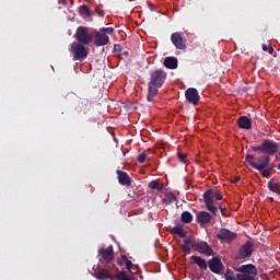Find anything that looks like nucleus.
<instances>
[{
    "label": "nucleus",
    "instance_id": "nucleus-21",
    "mask_svg": "<svg viewBox=\"0 0 280 280\" xmlns=\"http://www.w3.org/2000/svg\"><path fill=\"white\" fill-rule=\"evenodd\" d=\"M163 65L166 69H178V59L176 57H166Z\"/></svg>",
    "mask_w": 280,
    "mask_h": 280
},
{
    "label": "nucleus",
    "instance_id": "nucleus-25",
    "mask_svg": "<svg viewBox=\"0 0 280 280\" xmlns=\"http://www.w3.org/2000/svg\"><path fill=\"white\" fill-rule=\"evenodd\" d=\"M180 220L184 224H190V222L194 221V215H191V212L189 211H184L180 215Z\"/></svg>",
    "mask_w": 280,
    "mask_h": 280
},
{
    "label": "nucleus",
    "instance_id": "nucleus-10",
    "mask_svg": "<svg viewBox=\"0 0 280 280\" xmlns=\"http://www.w3.org/2000/svg\"><path fill=\"white\" fill-rule=\"evenodd\" d=\"M115 272H119V268L113 269L108 267H103L94 271V277L100 280L115 279Z\"/></svg>",
    "mask_w": 280,
    "mask_h": 280
},
{
    "label": "nucleus",
    "instance_id": "nucleus-13",
    "mask_svg": "<svg viewBox=\"0 0 280 280\" xmlns=\"http://www.w3.org/2000/svg\"><path fill=\"white\" fill-rule=\"evenodd\" d=\"M93 38H95L94 45L96 47H104L105 45H108V43H110V37H108V35H106V33H103L102 31H96L93 34Z\"/></svg>",
    "mask_w": 280,
    "mask_h": 280
},
{
    "label": "nucleus",
    "instance_id": "nucleus-7",
    "mask_svg": "<svg viewBox=\"0 0 280 280\" xmlns=\"http://www.w3.org/2000/svg\"><path fill=\"white\" fill-rule=\"evenodd\" d=\"M74 38L78 40L79 45H89L90 43H93V33H89L86 26H79Z\"/></svg>",
    "mask_w": 280,
    "mask_h": 280
},
{
    "label": "nucleus",
    "instance_id": "nucleus-32",
    "mask_svg": "<svg viewBox=\"0 0 280 280\" xmlns=\"http://www.w3.org/2000/svg\"><path fill=\"white\" fill-rule=\"evenodd\" d=\"M148 159V154H145V152H143V153H140L139 155H138V159H137V161H138V163H145V160Z\"/></svg>",
    "mask_w": 280,
    "mask_h": 280
},
{
    "label": "nucleus",
    "instance_id": "nucleus-11",
    "mask_svg": "<svg viewBox=\"0 0 280 280\" xmlns=\"http://www.w3.org/2000/svg\"><path fill=\"white\" fill-rule=\"evenodd\" d=\"M171 43H173L174 47L179 50L187 49V38H185L180 32H176L171 35Z\"/></svg>",
    "mask_w": 280,
    "mask_h": 280
},
{
    "label": "nucleus",
    "instance_id": "nucleus-38",
    "mask_svg": "<svg viewBox=\"0 0 280 280\" xmlns=\"http://www.w3.org/2000/svg\"><path fill=\"white\" fill-rule=\"evenodd\" d=\"M120 56H125L126 58H128V56H129L128 50H124V48H122V50L120 51Z\"/></svg>",
    "mask_w": 280,
    "mask_h": 280
},
{
    "label": "nucleus",
    "instance_id": "nucleus-29",
    "mask_svg": "<svg viewBox=\"0 0 280 280\" xmlns=\"http://www.w3.org/2000/svg\"><path fill=\"white\" fill-rule=\"evenodd\" d=\"M114 279L117 280H131L126 271H118L117 273H114Z\"/></svg>",
    "mask_w": 280,
    "mask_h": 280
},
{
    "label": "nucleus",
    "instance_id": "nucleus-12",
    "mask_svg": "<svg viewBox=\"0 0 280 280\" xmlns=\"http://www.w3.org/2000/svg\"><path fill=\"white\" fill-rule=\"evenodd\" d=\"M253 250H255V245L253 244V242L247 241L240 247L237 259H247V257H250L253 255Z\"/></svg>",
    "mask_w": 280,
    "mask_h": 280
},
{
    "label": "nucleus",
    "instance_id": "nucleus-28",
    "mask_svg": "<svg viewBox=\"0 0 280 280\" xmlns=\"http://www.w3.org/2000/svg\"><path fill=\"white\" fill-rule=\"evenodd\" d=\"M150 189H156L158 191H163V184H159L156 180H152L149 183Z\"/></svg>",
    "mask_w": 280,
    "mask_h": 280
},
{
    "label": "nucleus",
    "instance_id": "nucleus-17",
    "mask_svg": "<svg viewBox=\"0 0 280 280\" xmlns=\"http://www.w3.org/2000/svg\"><path fill=\"white\" fill-rule=\"evenodd\" d=\"M116 174L118 176L119 185H122L126 187H130V185H132V179L130 178V175H128V173L117 170Z\"/></svg>",
    "mask_w": 280,
    "mask_h": 280
},
{
    "label": "nucleus",
    "instance_id": "nucleus-33",
    "mask_svg": "<svg viewBox=\"0 0 280 280\" xmlns=\"http://www.w3.org/2000/svg\"><path fill=\"white\" fill-rule=\"evenodd\" d=\"M262 51H268V54H275V48H272V46H267L266 44H262Z\"/></svg>",
    "mask_w": 280,
    "mask_h": 280
},
{
    "label": "nucleus",
    "instance_id": "nucleus-5",
    "mask_svg": "<svg viewBox=\"0 0 280 280\" xmlns=\"http://www.w3.org/2000/svg\"><path fill=\"white\" fill-rule=\"evenodd\" d=\"M253 152H260V154H265L267 156H275L277 152H279V143L275 142V140L265 139L257 147H252Z\"/></svg>",
    "mask_w": 280,
    "mask_h": 280
},
{
    "label": "nucleus",
    "instance_id": "nucleus-40",
    "mask_svg": "<svg viewBox=\"0 0 280 280\" xmlns=\"http://www.w3.org/2000/svg\"><path fill=\"white\" fill-rule=\"evenodd\" d=\"M59 3H61L62 5H67V0H59Z\"/></svg>",
    "mask_w": 280,
    "mask_h": 280
},
{
    "label": "nucleus",
    "instance_id": "nucleus-2",
    "mask_svg": "<svg viewBox=\"0 0 280 280\" xmlns=\"http://www.w3.org/2000/svg\"><path fill=\"white\" fill-rule=\"evenodd\" d=\"M167 80V72L163 69H158L151 72L150 81L148 83V102H154V97L159 95V89H162Z\"/></svg>",
    "mask_w": 280,
    "mask_h": 280
},
{
    "label": "nucleus",
    "instance_id": "nucleus-30",
    "mask_svg": "<svg viewBox=\"0 0 280 280\" xmlns=\"http://www.w3.org/2000/svg\"><path fill=\"white\" fill-rule=\"evenodd\" d=\"M80 14H82V16H91V9H89L86 4H83L80 7Z\"/></svg>",
    "mask_w": 280,
    "mask_h": 280
},
{
    "label": "nucleus",
    "instance_id": "nucleus-9",
    "mask_svg": "<svg viewBox=\"0 0 280 280\" xmlns=\"http://www.w3.org/2000/svg\"><path fill=\"white\" fill-rule=\"evenodd\" d=\"M191 248L196 250L197 253H200L201 255H206L207 257L213 256V248L210 247L209 243L205 241L196 242L194 241L191 243Z\"/></svg>",
    "mask_w": 280,
    "mask_h": 280
},
{
    "label": "nucleus",
    "instance_id": "nucleus-37",
    "mask_svg": "<svg viewBox=\"0 0 280 280\" xmlns=\"http://www.w3.org/2000/svg\"><path fill=\"white\" fill-rule=\"evenodd\" d=\"M241 178H242L241 176L234 177V179L232 180L233 185H237V183H240Z\"/></svg>",
    "mask_w": 280,
    "mask_h": 280
},
{
    "label": "nucleus",
    "instance_id": "nucleus-20",
    "mask_svg": "<svg viewBox=\"0 0 280 280\" xmlns=\"http://www.w3.org/2000/svg\"><path fill=\"white\" fill-rule=\"evenodd\" d=\"M191 264H196L199 267V270H207L208 265L207 260L200 256H191Z\"/></svg>",
    "mask_w": 280,
    "mask_h": 280
},
{
    "label": "nucleus",
    "instance_id": "nucleus-39",
    "mask_svg": "<svg viewBox=\"0 0 280 280\" xmlns=\"http://www.w3.org/2000/svg\"><path fill=\"white\" fill-rule=\"evenodd\" d=\"M96 12L100 14V16H104V11L100 8H96Z\"/></svg>",
    "mask_w": 280,
    "mask_h": 280
},
{
    "label": "nucleus",
    "instance_id": "nucleus-8",
    "mask_svg": "<svg viewBox=\"0 0 280 280\" xmlns=\"http://www.w3.org/2000/svg\"><path fill=\"white\" fill-rule=\"evenodd\" d=\"M71 54L73 55V60H79V62H84L89 57V50L83 44L73 43L71 46Z\"/></svg>",
    "mask_w": 280,
    "mask_h": 280
},
{
    "label": "nucleus",
    "instance_id": "nucleus-22",
    "mask_svg": "<svg viewBox=\"0 0 280 280\" xmlns=\"http://www.w3.org/2000/svg\"><path fill=\"white\" fill-rule=\"evenodd\" d=\"M172 235H178V237H187V232L183 229V225H176L171 229Z\"/></svg>",
    "mask_w": 280,
    "mask_h": 280
},
{
    "label": "nucleus",
    "instance_id": "nucleus-19",
    "mask_svg": "<svg viewBox=\"0 0 280 280\" xmlns=\"http://www.w3.org/2000/svg\"><path fill=\"white\" fill-rule=\"evenodd\" d=\"M211 218H213L211 213L201 211L197 214V222H199V224H209L211 222Z\"/></svg>",
    "mask_w": 280,
    "mask_h": 280
},
{
    "label": "nucleus",
    "instance_id": "nucleus-27",
    "mask_svg": "<svg viewBox=\"0 0 280 280\" xmlns=\"http://www.w3.org/2000/svg\"><path fill=\"white\" fill-rule=\"evenodd\" d=\"M275 179H271L268 183V189L269 191H272L273 194H278V196H280V185L278 183L273 182Z\"/></svg>",
    "mask_w": 280,
    "mask_h": 280
},
{
    "label": "nucleus",
    "instance_id": "nucleus-34",
    "mask_svg": "<svg viewBox=\"0 0 280 280\" xmlns=\"http://www.w3.org/2000/svg\"><path fill=\"white\" fill-rule=\"evenodd\" d=\"M177 156H178V160L180 161V163H187V154L178 153Z\"/></svg>",
    "mask_w": 280,
    "mask_h": 280
},
{
    "label": "nucleus",
    "instance_id": "nucleus-14",
    "mask_svg": "<svg viewBox=\"0 0 280 280\" xmlns=\"http://www.w3.org/2000/svg\"><path fill=\"white\" fill-rule=\"evenodd\" d=\"M186 101L194 106H198V102H200V95L198 94V90L196 88H189L185 92Z\"/></svg>",
    "mask_w": 280,
    "mask_h": 280
},
{
    "label": "nucleus",
    "instance_id": "nucleus-15",
    "mask_svg": "<svg viewBox=\"0 0 280 280\" xmlns=\"http://www.w3.org/2000/svg\"><path fill=\"white\" fill-rule=\"evenodd\" d=\"M208 268L214 275H221L224 265L222 264V260L219 257H213L208 261Z\"/></svg>",
    "mask_w": 280,
    "mask_h": 280
},
{
    "label": "nucleus",
    "instance_id": "nucleus-16",
    "mask_svg": "<svg viewBox=\"0 0 280 280\" xmlns=\"http://www.w3.org/2000/svg\"><path fill=\"white\" fill-rule=\"evenodd\" d=\"M217 237L218 240H220V242H233V240H235L237 235L230 230L221 229L219 230Z\"/></svg>",
    "mask_w": 280,
    "mask_h": 280
},
{
    "label": "nucleus",
    "instance_id": "nucleus-18",
    "mask_svg": "<svg viewBox=\"0 0 280 280\" xmlns=\"http://www.w3.org/2000/svg\"><path fill=\"white\" fill-rule=\"evenodd\" d=\"M237 126L238 128H242L243 130H250L253 128V120L248 118L247 116H241L237 119Z\"/></svg>",
    "mask_w": 280,
    "mask_h": 280
},
{
    "label": "nucleus",
    "instance_id": "nucleus-1",
    "mask_svg": "<svg viewBox=\"0 0 280 280\" xmlns=\"http://www.w3.org/2000/svg\"><path fill=\"white\" fill-rule=\"evenodd\" d=\"M245 161L248 165L254 167V170H258L262 178H270V176H272L271 172L275 170V163H270V155L262 153L255 161V155L247 154Z\"/></svg>",
    "mask_w": 280,
    "mask_h": 280
},
{
    "label": "nucleus",
    "instance_id": "nucleus-31",
    "mask_svg": "<svg viewBox=\"0 0 280 280\" xmlns=\"http://www.w3.org/2000/svg\"><path fill=\"white\" fill-rule=\"evenodd\" d=\"M100 32H102L103 34H106V36H108V34H113V32H115V28H113V27H102V28H100Z\"/></svg>",
    "mask_w": 280,
    "mask_h": 280
},
{
    "label": "nucleus",
    "instance_id": "nucleus-26",
    "mask_svg": "<svg viewBox=\"0 0 280 280\" xmlns=\"http://www.w3.org/2000/svg\"><path fill=\"white\" fill-rule=\"evenodd\" d=\"M122 261H125V266H126L128 272H131L132 275H135L136 269H135V265L132 264V260H129L128 256L124 255L122 256Z\"/></svg>",
    "mask_w": 280,
    "mask_h": 280
},
{
    "label": "nucleus",
    "instance_id": "nucleus-6",
    "mask_svg": "<svg viewBox=\"0 0 280 280\" xmlns=\"http://www.w3.org/2000/svg\"><path fill=\"white\" fill-rule=\"evenodd\" d=\"M235 272H238V280H256L255 276L257 275V267L253 264L242 265Z\"/></svg>",
    "mask_w": 280,
    "mask_h": 280
},
{
    "label": "nucleus",
    "instance_id": "nucleus-4",
    "mask_svg": "<svg viewBox=\"0 0 280 280\" xmlns=\"http://www.w3.org/2000/svg\"><path fill=\"white\" fill-rule=\"evenodd\" d=\"M97 257L102 268H113L117 270V266H115V249L113 248V245H109L107 248H100Z\"/></svg>",
    "mask_w": 280,
    "mask_h": 280
},
{
    "label": "nucleus",
    "instance_id": "nucleus-3",
    "mask_svg": "<svg viewBox=\"0 0 280 280\" xmlns=\"http://www.w3.org/2000/svg\"><path fill=\"white\" fill-rule=\"evenodd\" d=\"M214 199L222 200V192H220V190L208 189L203 194V201L207 210L210 211V213H212V215L215 218V215H218V207H219L222 215H224V212L226 211V206H224V203L215 202ZM215 205H218V207H215Z\"/></svg>",
    "mask_w": 280,
    "mask_h": 280
},
{
    "label": "nucleus",
    "instance_id": "nucleus-24",
    "mask_svg": "<svg viewBox=\"0 0 280 280\" xmlns=\"http://www.w3.org/2000/svg\"><path fill=\"white\" fill-rule=\"evenodd\" d=\"M183 242L184 244L182 245V250L183 253H186V255H189V253H191V244H194V241L186 238Z\"/></svg>",
    "mask_w": 280,
    "mask_h": 280
},
{
    "label": "nucleus",
    "instance_id": "nucleus-35",
    "mask_svg": "<svg viewBox=\"0 0 280 280\" xmlns=\"http://www.w3.org/2000/svg\"><path fill=\"white\" fill-rule=\"evenodd\" d=\"M167 198L168 202H176V195H174L173 192L168 194Z\"/></svg>",
    "mask_w": 280,
    "mask_h": 280
},
{
    "label": "nucleus",
    "instance_id": "nucleus-23",
    "mask_svg": "<svg viewBox=\"0 0 280 280\" xmlns=\"http://www.w3.org/2000/svg\"><path fill=\"white\" fill-rule=\"evenodd\" d=\"M225 280H240V271H233L231 269H228L224 275Z\"/></svg>",
    "mask_w": 280,
    "mask_h": 280
},
{
    "label": "nucleus",
    "instance_id": "nucleus-36",
    "mask_svg": "<svg viewBox=\"0 0 280 280\" xmlns=\"http://www.w3.org/2000/svg\"><path fill=\"white\" fill-rule=\"evenodd\" d=\"M124 48L121 47V45H119V44H116L115 46H114V51H118L119 54H121V50H122Z\"/></svg>",
    "mask_w": 280,
    "mask_h": 280
}]
</instances>
